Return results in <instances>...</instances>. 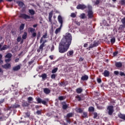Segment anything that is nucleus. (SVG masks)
I'll return each mask as SVG.
<instances>
[{
  "label": "nucleus",
  "instance_id": "nucleus-1",
  "mask_svg": "<svg viewBox=\"0 0 125 125\" xmlns=\"http://www.w3.org/2000/svg\"><path fill=\"white\" fill-rule=\"evenodd\" d=\"M72 43V35L66 33L63 39L61 40V44L59 47V51L60 53H64L70 47Z\"/></svg>",
  "mask_w": 125,
  "mask_h": 125
},
{
  "label": "nucleus",
  "instance_id": "nucleus-2",
  "mask_svg": "<svg viewBox=\"0 0 125 125\" xmlns=\"http://www.w3.org/2000/svg\"><path fill=\"white\" fill-rule=\"evenodd\" d=\"M107 111L109 116H112L113 113H114V106L113 105H110L107 106Z\"/></svg>",
  "mask_w": 125,
  "mask_h": 125
},
{
  "label": "nucleus",
  "instance_id": "nucleus-3",
  "mask_svg": "<svg viewBox=\"0 0 125 125\" xmlns=\"http://www.w3.org/2000/svg\"><path fill=\"white\" fill-rule=\"evenodd\" d=\"M88 9H89L88 11V16L89 18H92L93 17V12H92V7L90 5L88 6Z\"/></svg>",
  "mask_w": 125,
  "mask_h": 125
},
{
  "label": "nucleus",
  "instance_id": "nucleus-4",
  "mask_svg": "<svg viewBox=\"0 0 125 125\" xmlns=\"http://www.w3.org/2000/svg\"><path fill=\"white\" fill-rule=\"evenodd\" d=\"M12 56V54H11V53H8L5 55V58H8V59H5V62H6V63H7V62H9L10 61H11Z\"/></svg>",
  "mask_w": 125,
  "mask_h": 125
},
{
  "label": "nucleus",
  "instance_id": "nucleus-5",
  "mask_svg": "<svg viewBox=\"0 0 125 125\" xmlns=\"http://www.w3.org/2000/svg\"><path fill=\"white\" fill-rule=\"evenodd\" d=\"M77 9H82V10H83L85 8H86V6L84 4H79L76 7Z\"/></svg>",
  "mask_w": 125,
  "mask_h": 125
},
{
  "label": "nucleus",
  "instance_id": "nucleus-6",
  "mask_svg": "<svg viewBox=\"0 0 125 125\" xmlns=\"http://www.w3.org/2000/svg\"><path fill=\"white\" fill-rule=\"evenodd\" d=\"M20 17L21 18L25 19V20H27V19H31V17H30L29 15H26L25 14H21Z\"/></svg>",
  "mask_w": 125,
  "mask_h": 125
},
{
  "label": "nucleus",
  "instance_id": "nucleus-7",
  "mask_svg": "<svg viewBox=\"0 0 125 125\" xmlns=\"http://www.w3.org/2000/svg\"><path fill=\"white\" fill-rule=\"evenodd\" d=\"M58 20L60 24H61V27H62L63 25V19H62V17H61V16H59L58 17Z\"/></svg>",
  "mask_w": 125,
  "mask_h": 125
},
{
  "label": "nucleus",
  "instance_id": "nucleus-8",
  "mask_svg": "<svg viewBox=\"0 0 125 125\" xmlns=\"http://www.w3.org/2000/svg\"><path fill=\"white\" fill-rule=\"evenodd\" d=\"M43 39H47V33H45L44 35L42 36L40 40V43H42L43 42Z\"/></svg>",
  "mask_w": 125,
  "mask_h": 125
},
{
  "label": "nucleus",
  "instance_id": "nucleus-9",
  "mask_svg": "<svg viewBox=\"0 0 125 125\" xmlns=\"http://www.w3.org/2000/svg\"><path fill=\"white\" fill-rule=\"evenodd\" d=\"M21 69V64L18 65L13 67V71H18Z\"/></svg>",
  "mask_w": 125,
  "mask_h": 125
},
{
  "label": "nucleus",
  "instance_id": "nucleus-10",
  "mask_svg": "<svg viewBox=\"0 0 125 125\" xmlns=\"http://www.w3.org/2000/svg\"><path fill=\"white\" fill-rule=\"evenodd\" d=\"M2 67L4 69H8V68H10L11 67V65L10 63H6L4 65H2Z\"/></svg>",
  "mask_w": 125,
  "mask_h": 125
},
{
  "label": "nucleus",
  "instance_id": "nucleus-11",
  "mask_svg": "<svg viewBox=\"0 0 125 125\" xmlns=\"http://www.w3.org/2000/svg\"><path fill=\"white\" fill-rule=\"evenodd\" d=\"M118 117L120 118V119H121L122 120H124V121H125V114L120 113L118 114Z\"/></svg>",
  "mask_w": 125,
  "mask_h": 125
},
{
  "label": "nucleus",
  "instance_id": "nucleus-12",
  "mask_svg": "<svg viewBox=\"0 0 125 125\" xmlns=\"http://www.w3.org/2000/svg\"><path fill=\"white\" fill-rule=\"evenodd\" d=\"M43 91L45 94H49V93H50V90L47 88H44Z\"/></svg>",
  "mask_w": 125,
  "mask_h": 125
},
{
  "label": "nucleus",
  "instance_id": "nucleus-13",
  "mask_svg": "<svg viewBox=\"0 0 125 125\" xmlns=\"http://www.w3.org/2000/svg\"><path fill=\"white\" fill-rule=\"evenodd\" d=\"M73 54H74V51H73V50H70V51H68L67 53V56H70L71 57H72V56H73Z\"/></svg>",
  "mask_w": 125,
  "mask_h": 125
},
{
  "label": "nucleus",
  "instance_id": "nucleus-14",
  "mask_svg": "<svg viewBox=\"0 0 125 125\" xmlns=\"http://www.w3.org/2000/svg\"><path fill=\"white\" fill-rule=\"evenodd\" d=\"M82 81H87L88 80V76L87 75H84L81 78Z\"/></svg>",
  "mask_w": 125,
  "mask_h": 125
},
{
  "label": "nucleus",
  "instance_id": "nucleus-15",
  "mask_svg": "<svg viewBox=\"0 0 125 125\" xmlns=\"http://www.w3.org/2000/svg\"><path fill=\"white\" fill-rule=\"evenodd\" d=\"M62 26H60V27L57 28L55 31V34L57 35L59 33H60Z\"/></svg>",
  "mask_w": 125,
  "mask_h": 125
},
{
  "label": "nucleus",
  "instance_id": "nucleus-16",
  "mask_svg": "<svg viewBox=\"0 0 125 125\" xmlns=\"http://www.w3.org/2000/svg\"><path fill=\"white\" fill-rule=\"evenodd\" d=\"M115 66H116L117 68H121V67L123 66V64L121 62H118L115 63Z\"/></svg>",
  "mask_w": 125,
  "mask_h": 125
},
{
  "label": "nucleus",
  "instance_id": "nucleus-17",
  "mask_svg": "<svg viewBox=\"0 0 125 125\" xmlns=\"http://www.w3.org/2000/svg\"><path fill=\"white\" fill-rule=\"evenodd\" d=\"M74 116V113L71 112L67 114L66 118L68 119L69 118H72Z\"/></svg>",
  "mask_w": 125,
  "mask_h": 125
},
{
  "label": "nucleus",
  "instance_id": "nucleus-18",
  "mask_svg": "<svg viewBox=\"0 0 125 125\" xmlns=\"http://www.w3.org/2000/svg\"><path fill=\"white\" fill-rule=\"evenodd\" d=\"M28 31H29V32H30V33L32 34V33L36 32V29H35V28L30 27L28 28Z\"/></svg>",
  "mask_w": 125,
  "mask_h": 125
},
{
  "label": "nucleus",
  "instance_id": "nucleus-19",
  "mask_svg": "<svg viewBox=\"0 0 125 125\" xmlns=\"http://www.w3.org/2000/svg\"><path fill=\"white\" fill-rule=\"evenodd\" d=\"M104 77H109V71L108 70H105L104 72Z\"/></svg>",
  "mask_w": 125,
  "mask_h": 125
},
{
  "label": "nucleus",
  "instance_id": "nucleus-20",
  "mask_svg": "<svg viewBox=\"0 0 125 125\" xmlns=\"http://www.w3.org/2000/svg\"><path fill=\"white\" fill-rule=\"evenodd\" d=\"M28 12L31 14V15H34L35 11L33 9H29Z\"/></svg>",
  "mask_w": 125,
  "mask_h": 125
},
{
  "label": "nucleus",
  "instance_id": "nucleus-21",
  "mask_svg": "<svg viewBox=\"0 0 125 125\" xmlns=\"http://www.w3.org/2000/svg\"><path fill=\"white\" fill-rule=\"evenodd\" d=\"M17 3H18V5L19 6H20V7H22V6H24V3H23L21 1H18Z\"/></svg>",
  "mask_w": 125,
  "mask_h": 125
},
{
  "label": "nucleus",
  "instance_id": "nucleus-22",
  "mask_svg": "<svg viewBox=\"0 0 125 125\" xmlns=\"http://www.w3.org/2000/svg\"><path fill=\"white\" fill-rule=\"evenodd\" d=\"M82 91H83V89H82V88H78L76 89V92L77 93L80 94V93H82Z\"/></svg>",
  "mask_w": 125,
  "mask_h": 125
},
{
  "label": "nucleus",
  "instance_id": "nucleus-23",
  "mask_svg": "<svg viewBox=\"0 0 125 125\" xmlns=\"http://www.w3.org/2000/svg\"><path fill=\"white\" fill-rule=\"evenodd\" d=\"M7 48H8V47L7 46V45H5L2 48H0V49L1 51H2V50H5L6 49H7Z\"/></svg>",
  "mask_w": 125,
  "mask_h": 125
},
{
  "label": "nucleus",
  "instance_id": "nucleus-24",
  "mask_svg": "<svg viewBox=\"0 0 125 125\" xmlns=\"http://www.w3.org/2000/svg\"><path fill=\"white\" fill-rule=\"evenodd\" d=\"M97 45H98V43H95L94 44H93V45H91L89 47V48L90 49V48H92L93 47H94L95 46H97Z\"/></svg>",
  "mask_w": 125,
  "mask_h": 125
},
{
  "label": "nucleus",
  "instance_id": "nucleus-25",
  "mask_svg": "<svg viewBox=\"0 0 125 125\" xmlns=\"http://www.w3.org/2000/svg\"><path fill=\"white\" fill-rule=\"evenodd\" d=\"M43 46H44V45L42 43V44L40 46L39 49L38 50V51H40V50H42V48H43Z\"/></svg>",
  "mask_w": 125,
  "mask_h": 125
},
{
  "label": "nucleus",
  "instance_id": "nucleus-26",
  "mask_svg": "<svg viewBox=\"0 0 125 125\" xmlns=\"http://www.w3.org/2000/svg\"><path fill=\"white\" fill-rule=\"evenodd\" d=\"M47 101H48V99H45V101L42 100L41 103L43 105H46V102H47Z\"/></svg>",
  "mask_w": 125,
  "mask_h": 125
},
{
  "label": "nucleus",
  "instance_id": "nucleus-27",
  "mask_svg": "<svg viewBox=\"0 0 125 125\" xmlns=\"http://www.w3.org/2000/svg\"><path fill=\"white\" fill-rule=\"evenodd\" d=\"M57 71H58V68L56 67L52 70V73L55 74V73H56V72H57Z\"/></svg>",
  "mask_w": 125,
  "mask_h": 125
},
{
  "label": "nucleus",
  "instance_id": "nucleus-28",
  "mask_svg": "<svg viewBox=\"0 0 125 125\" xmlns=\"http://www.w3.org/2000/svg\"><path fill=\"white\" fill-rule=\"evenodd\" d=\"M31 35V38L32 39H34V38H36V37H37V33H36V32H33Z\"/></svg>",
  "mask_w": 125,
  "mask_h": 125
},
{
  "label": "nucleus",
  "instance_id": "nucleus-29",
  "mask_svg": "<svg viewBox=\"0 0 125 125\" xmlns=\"http://www.w3.org/2000/svg\"><path fill=\"white\" fill-rule=\"evenodd\" d=\"M12 107L13 108H19V107H20V105H19L18 104H14L12 105Z\"/></svg>",
  "mask_w": 125,
  "mask_h": 125
},
{
  "label": "nucleus",
  "instance_id": "nucleus-30",
  "mask_svg": "<svg viewBox=\"0 0 125 125\" xmlns=\"http://www.w3.org/2000/svg\"><path fill=\"white\" fill-rule=\"evenodd\" d=\"M89 112H93L94 111V107L91 106L88 108Z\"/></svg>",
  "mask_w": 125,
  "mask_h": 125
},
{
  "label": "nucleus",
  "instance_id": "nucleus-31",
  "mask_svg": "<svg viewBox=\"0 0 125 125\" xmlns=\"http://www.w3.org/2000/svg\"><path fill=\"white\" fill-rule=\"evenodd\" d=\"M22 39L23 40L27 39V32H24V34L22 35Z\"/></svg>",
  "mask_w": 125,
  "mask_h": 125
},
{
  "label": "nucleus",
  "instance_id": "nucleus-32",
  "mask_svg": "<svg viewBox=\"0 0 125 125\" xmlns=\"http://www.w3.org/2000/svg\"><path fill=\"white\" fill-rule=\"evenodd\" d=\"M52 15H53V12L51 11L49 13L48 19H50L51 18H52Z\"/></svg>",
  "mask_w": 125,
  "mask_h": 125
},
{
  "label": "nucleus",
  "instance_id": "nucleus-33",
  "mask_svg": "<svg viewBox=\"0 0 125 125\" xmlns=\"http://www.w3.org/2000/svg\"><path fill=\"white\" fill-rule=\"evenodd\" d=\"M36 100H37L38 104L42 103V99H41L40 98H37Z\"/></svg>",
  "mask_w": 125,
  "mask_h": 125
},
{
  "label": "nucleus",
  "instance_id": "nucleus-34",
  "mask_svg": "<svg viewBox=\"0 0 125 125\" xmlns=\"http://www.w3.org/2000/svg\"><path fill=\"white\" fill-rule=\"evenodd\" d=\"M125 24L121 25L119 27V30H123V29H125Z\"/></svg>",
  "mask_w": 125,
  "mask_h": 125
},
{
  "label": "nucleus",
  "instance_id": "nucleus-35",
  "mask_svg": "<svg viewBox=\"0 0 125 125\" xmlns=\"http://www.w3.org/2000/svg\"><path fill=\"white\" fill-rule=\"evenodd\" d=\"M22 106L23 107H26V106H29V103L27 102H23L22 103Z\"/></svg>",
  "mask_w": 125,
  "mask_h": 125
},
{
  "label": "nucleus",
  "instance_id": "nucleus-36",
  "mask_svg": "<svg viewBox=\"0 0 125 125\" xmlns=\"http://www.w3.org/2000/svg\"><path fill=\"white\" fill-rule=\"evenodd\" d=\"M75 98L78 100V101H81L82 100V98L79 95L76 96Z\"/></svg>",
  "mask_w": 125,
  "mask_h": 125
},
{
  "label": "nucleus",
  "instance_id": "nucleus-37",
  "mask_svg": "<svg viewBox=\"0 0 125 125\" xmlns=\"http://www.w3.org/2000/svg\"><path fill=\"white\" fill-rule=\"evenodd\" d=\"M115 42H116V38H113L110 40V42L111 43H115Z\"/></svg>",
  "mask_w": 125,
  "mask_h": 125
},
{
  "label": "nucleus",
  "instance_id": "nucleus-38",
  "mask_svg": "<svg viewBox=\"0 0 125 125\" xmlns=\"http://www.w3.org/2000/svg\"><path fill=\"white\" fill-rule=\"evenodd\" d=\"M120 4H122L123 5H125V0H121L119 1Z\"/></svg>",
  "mask_w": 125,
  "mask_h": 125
},
{
  "label": "nucleus",
  "instance_id": "nucleus-39",
  "mask_svg": "<svg viewBox=\"0 0 125 125\" xmlns=\"http://www.w3.org/2000/svg\"><path fill=\"white\" fill-rule=\"evenodd\" d=\"M76 112H77V113H83V109H82V108H77Z\"/></svg>",
  "mask_w": 125,
  "mask_h": 125
},
{
  "label": "nucleus",
  "instance_id": "nucleus-40",
  "mask_svg": "<svg viewBox=\"0 0 125 125\" xmlns=\"http://www.w3.org/2000/svg\"><path fill=\"white\" fill-rule=\"evenodd\" d=\"M42 80H44L45 79H46V74H42V76H41Z\"/></svg>",
  "mask_w": 125,
  "mask_h": 125
},
{
  "label": "nucleus",
  "instance_id": "nucleus-41",
  "mask_svg": "<svg viewBox=\"0 0 125 125\" xmlns=\"http://www.w3.org/2000/svg\"><path fill=\"white\" fill-rule=\"evenodd\" d=\"M24 27H25V24H21L20 27V30H24Z\"/></svg>",
  "mask_w": 125,
  "mask_h": 125
},
{
  "label": "nucleus",
  "instance_id": "nucleus-42",
  "mask_svg": "<svg viewBox=\"0 0 125 125\" xmlns=\"http://www.w3.org/2000/svg\"><path fill=\"white\" fill-rule=\"evenodd\" d=\"M27 100L29 103H31V101H33V98L32 97H29L27 98Z\"/></svg>",
  "mask_w": 125,
  "mask_h": 125
},
{
  "label": "nucleus",
  "instance_id": "nucleus-43",
  "mask_svg": "<svg viewBox=\"0 0 125 125\" xmlns=\"http://www.w3.org/2000/svg\"><path fill=\"white\" fill-rule=\"evenodd\" d=\"M70 17H72V18H75L76 17V14L74 13H72L70 15Z\"/></svg>",
  "mask_w": 125,
  "mask_h": 125
},
{
  "label": "nucleus",
  "instance_id": "nucleus-44",
  "mask_svg": "<svg viewBox=\"0 0 125 125\" xmlns=\"http://www.w3.org/2000/svg\"><path fill=\"white\" fill-rule=\"evenodd\" d=\"M67 108H68V105L67 104H63L62 109H64V110H66Z\"/></svg>",
  "mask_w": 125,
  "mask_h": 125
},
{
  "label": "nucleus",
  "instance_id": "nucleus-45",
  "mask_svg": "<svg viewBox=\"0 0 125 125\" xmlns=\"http://www.w3.org/2000/svg\"><path fill=\"white\" fill-rule=\"evenodd\" d=\"M121 22L123 25H125V18L122 19Z\"/></svg>",
  "mask_w": 125,
  "mask_h": 125
},
{
  "label": "nucleus",
  "instance_id": "nucleus-46",
  "mask_svg": "<svg viewBox=\"0 0 125 125\" xmlns=\"http://www.w3.org/2000/svg\"><path fill=\"white\" fill-rule=\"evenodd\" d=\"M87 116V113H86V112H83V118H86Z\"/></svg>",
  "mask_w": 125,
  "mask_h": 125
},
{
  "label": "nucleus",
  "instance_id": "nucleus-47",
  "mask_svg": "<svg viewBox=\"0 0 125 125\" xmlns=\"http://www.w3.org/2000/svg\"><path fill=\"white\" fill-rule=\"evenodd\" d=\"M84 16H85V15L84 14H82L80 15V18H82V19H83V18H84Z\"/></svg>",
  "mask_w": 125,
  "mask_h": 125
},
{
  "label": "nucleus",
  "instance_id": "nucleus-48",
  "mask_svg": "<svg viewBox=\"0 0 125 125\" xmlns=\"http://www.w3.org/2000/svg\"><path fill=\"white\" fill-rule=\"evenodd\" d=\"M40 37H41V32H38L37 37V40H39V39H40Z\"/></svg>",
  "mask_w": 125,
  "mask_h": 125
},
{
  "label": "nucleus",
  "instance_id": "nucleus-49",
  "mask_svg": "<svg viewBox=\"0 0 125 125\" xmlns=\"http://www.w3.org/2000/svg\"><path fill=\"white\" fill-rule=\"evenodd\" d=\"M51 79H55L56 78V75L55 74H52L51 76Z\"/></svg>",
  "mask_w": 125,
  "mask_h": 125
},
{
  "label": "nucleus",
  "instance_id": "nucleus-50",
  "mask_svg": "<svg viewBox=\"0 0 125 125\" xmlns=\"http://www.w3.org/2000/svg\"><path fill=\"white\" fill-rule=\"evenodd\" d=\"M36 113L37 114V115H42V111L41 110H38L36 112Z\"/></svg>",
  "mask_w": 125,
  "mask_h": 125
},
{
  "label": "nucleus",
  "instance_id": "nucleus-51",
  "mask_svg": "<svg viewBox=\"0 0 125 125\" xmlns=\"http://www.w3.org/2000/svg\"><path fill=\"white\" fill-rule=\"evenodd\" d=\"M95 3L96 5L99 4V3H100V1L99 0H97Z\"/></svg>",
  "mask_w": 125,
  "mask_h": 125
},
{
  "label": "nucleus",
  "instance_id": "nucleus-52",
  "mask_svg": "<svg viewBox=\"0 0 125 125\" xmlns=\"http://www.w3.org/2000/svg\"><path fill=\"white\" fill-rule=\"evenodd\" d=\"M59 100H64V97L63 96H60L59 97Z\"/></svg>",
  "mask_w": 125,
  "mask_h": 125
},
{
  "label": "nucleus",
  "instance_id": "nucleus-53",
  "mask_svg": "<svg viewBox=\"0 0 125 125\" xmlns=\"http://www.w3.org/2000/svg\"><path fill=\"white\" fill-rule=\"evenodd\" d=\"M97 118V113H94V119H96Z\"/></svg>",
  "mask_w": 125,
  "mask_h": 125
},
{
  "label": "nucleus",
  "instance_id": "nucleus-54",
  "mask_svg": "<svg viewBox=\"0 0 125 125\" xmlns=\"http://www.w3.org/2000/svg\"><path fill=\"white\" fill-rule=\"evenodd\" d=\"M21 41V37H18L17 38V42H19Z\"/></svg>",
  "mask_w": 125,
  "mask_h": 125
},
{
  "label": "nucleus",
  "instance_id": "nucleus-55",
  "mask_svg": "<svg viewBox=\"0 0 125 125\" xmlns=\"http://www.w3.org/2000/svg\"><path fill=\"white\" fill-rule=\"evenodd\" d=\"M120 76H125V73L123 72H120Z\"/></svg>",
  "mask_w": 125,
  "mask_h": 125
},
{
  "label": "nucleus",
  "instance_id": "nucleus-56",
  "mask_svg": "<svg viewBox=\"0 0 125 125\" xmlns=\"http://www.w3.org/2000/svg\"><path fill=\"white\" fill-rule=\"evenodd\" d=\"M25 115H26V117L27 118H29V117H30V113H25Z\"/></svg>",
  "mask_w": 125,
  "mask_h": 125
},
{
  "label": "nucleus",
  "instance_id": "nucleus-57",
  "mask_svg": "<svg viewBox=\"0 0 125 125\" xmlns=\"http://www.w3.org/2000/svg\"><path fill=\"white\" fill-rule=\"evenodd\" d=\"M97 82L99 83H101V82H102L101 79L100 78L98 79Z\"/></svg>",
  "mask_w": 125,
  "mask_h": 125
},
{
  "label": "nucleus",
  "instance_id": "nucleus-58",
  "mask_svg": "<svg viewBox=\"0 0 125 125\" xmlns=\"http://www.w3.org/2000/svg\"><path fill=\"white\" fill-rule=\"evenodd\" d=\"M54 50V46L53 45L51 48V51H53Z\"/></svg>",
  "mask_w": 125,
  "mask_h": 125
},
{
  "label": "nucleus",
  "instance_id": "nucleus-59",
  "mask_svg": "<svg viewBox=\"0 0 125 125\" xmlns=\"http://www.w3.org/2000/svg\"><path fill=\"white\" fill-rule=\"evenodd\" d=\"M3 73V71H2V70L1 69V68H0V76H1V75H2V73Z\"/></svg>",
  "mask_w": 125,
  "mask_h": 125
},
{
  "label": "nucleus",
  "instance_id": "nucleus-60",
  "mask_svg": "<svg viewBox=\"0 0 125 125\" xmlns=\"http://www.w3.org/2000/svg\"><path fill=\"white\" fill-rule=\"evenodd\" d=\"M49 58H50V59H51V60H53V55L50 56Z\"/></svg>",
  "mask_w": 125,
  "mask_h": 125
},
{
  "label": "nucleus",
  "instance_id": "nucleus-61",
  "mask_svg": "<svg viewBox=\"0 0 125 125\" xmlns=\"http://www.w3.org/2000/svg\"><path fill=\"white\" fill-rule=\"evenodd\" d=\"M118 55V52H115L114 53H113V55L114 56H116V55Z\"/></svg>",
  "mask_w": 125,
  "mask_h": 125
},
{
  "label": "nucleus",
  "instance_id": "nucleus-62",
  "mask_svg": "<svg viewBox=\"0 0 125 125\" xmlns=\"http://www.w3.org/2000/svg\"><path fill=\"white\" fill-rule=\"evenodd\" d=\"M114 74L116 75H119V71H114Z\"/></svg>",
  "mask_w": 125,
  "mask_h": 125
},
{
  "label": "nucleus",
  "instance_id": "nucleus-63",
  "mask_svg": "<svg viewBox=\"0 0 125 125\" xmlns=\"http://www.w3.org/2000/svg\"><path fill=\"white\" fill-rule=\"evenodd\" d=\"M3 102H4V99L0 101V104H1V103H3Z\"/></svg>",
  "mask_w": 125,
  "mask_h": 125
},
{
  "label": "nucleus",
  "instance_id": "nucleus-64",
  "mask_svg": "<svg viewBox=\"0 0 125 125\" xmlns=\"http://www.w3.org/2000/svg\"><path fill=\"white\" fill-rule=\"evenodd\" d=\"M83 47H87V43L84 44Z\"/></svg>",
  "mask_w": 125,
  "mask_h": 125
}]
</instances>
